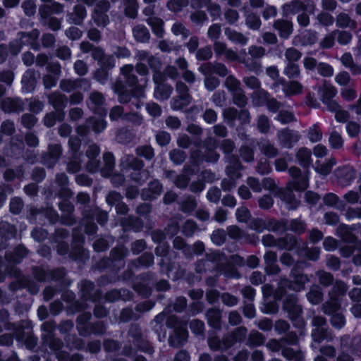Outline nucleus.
I'll list each match as a JSON object with an SVG mask.
<instances>
[{"label":"nucleus","mask_w":361,"mask_h":361,"mask_svg":"<svg viewBox=\"0 0 361 361\" xmlns=\"http://www.w3.org/2000/svg\"><path fill=\"white\" fill-rule=\"evenodd\" d=\"M130 179L136 183L140 185L143 184L149 176V172L147 170L141 169L140 171H134L129 175Z\"/></svg>","instance_id":"603ef678"},{"label":"nucleus","mask_w":361,"mask_h":361,"mask_svg":"<svg viewBox=\"0 0 361 361\" xmlns=\"http://www.w3.org/2000/svg\"><path fill=\"white\" fill-rule=\"evenodd\" d=\"M319 283L324 287H329L333 284L334 278L331 273L325 271L317 272Z\"/></svg>","instance_id":"680f3d73"},{"label":"nucleus","mask_w":361,"mask_h":361,"mask_svg":"<svg viewBox=\"0 0 361 361\" xmlns=\"http://www.w3.org/2000/svg\"><path fill=\"white\" fill-rule=\"evenodd\" d=\"M336 181L341 187L350 186L357 177L356 169L350 165L338 166L334 171Z\"/></svg>","instance_id":"20e7f679"},{"label":"nucleus","mask_w":361,"mask_h":361,"mask_svg":"<svg viewBox=\"0 0 361 361\" xmlns=\"http://www.w3.org/2000/svg\"><path fill=\"white\" fill-rule=\"evenodd\" d=\"M290 276L293 279H286L284 286L290 290L300 292L305 289V284L309 282L308 276L302 273V271L297 267H293L290 271Z\"/></svg>","instance_id":"7ed1b4c3"},{"label":"nucleus","mask_w":361,"mask_h":361,"mask_svg":"<svg viewBox=\"0 0 361 361\" xmlns=\"http://www.w3.org/2000/svg\"><path fill=\"white\" fill-rule=\"evenodd\" d=\"M69 257L78 263H85L90 258L89 252L84 249L81 244H72L69 252Z\"/></svg>","instance_id":"a211bd4d"},{"label":"nucleus","mask_w":361,"mask_h":361,"mask_svg":"<svg viewBox=\"0 0 361 361\" xmlns=\"http://www.w3.org/2000/svg\"><path fill=\"white\" fill-rule=\"evenodd\" d=\"M32 274L35 280L39 283L58 281L64 283L67 271L65 267H59L49 269L48 266H35Z\"/></svg>","instance_id":"f257e3e1"},{"label":"nucleus","mask_w":361,"mask_h":361,"mask_svg":"<svg viewBox=\"0 0 361 361\" xmlns=\"http://www.w3.org/2000/svg\"><path fill=\"white\" fill-rule=\"evenodd\" d=\"M23 46L24 42L18 37L8 43V51L11 55L16 56L21 51Z\"/></svg>","instance_id":"774afa93"},{"label":"nucleus","mask_w":361,"mask_h":361,"mask_svg":"<svg viewBox=\"0 0 361 361\" xmlns=\"http://www.w3.org/2000/svg\"><path fill=\"white\" fill-rule=\"evenodd\" d=\"M107 326L104 321L99 320L94 322H91L86 330L85 337L91 335L102 336L106 331Z\"/></svg>","instance_id":"cd10ccee"},{"label":"nucleus","mask_w":361,"mask_h":361,"mask_svg":"<svg viewBox=\"0 0 361 361\" xmlns=\"http://www.w3.org/2000/svg\"><path fill=\"white\" fill-rule=\"evenodd\" d=\"M1 109L4 112L20 113L24 110V103L20 98L8 97L1 102Z\"/></svg>","instance_id":"dca6fc26"},{"label":"nucleus","mask_w":361,"mask_h":361,"mask_svg":"<svg viewBox=\"0 0 361 361\" xmlns=\"http://www.w3.org/2000/svg\"><path fill=\"white\" fill-rule=\"evenodd\" d=\"M286 228L287 231H290L296 235H300L305 233L307 224L300 218L291 219L290 221H288Z\"/></svg>","instance_id":"a878e982"},{"label":"nucleus","mask_w":361,"mask_h":361,"mask_svg":"<svg viewBox=\"0 0 361 361\" xmlns=\"http://www.w3.org/2000/svg\"><path fill=\"white\" fill-rule=\"evenodd\" d=\"M80 296L84 301L96 302L102 297V291L99 289L95 290L94 282L90 280H83L81 283Z\"/></svg>","instance_id":"423d86ee"},{"label":"nucleus","mask_w":361,"mask_h":361,"mask_svg":"<svg viewBox=\"0 0 361 361\" xmlns=\"http://www.w3.org/2000/svg\"><path fill=\"white\" fill-rule=\"evenodd\" d=\"M279 138L283 147L290 149L299 141L300 135L296 131L285 128L279 134Z\"/></svg>","instance_id":"f8f14e48"},{"label":"nucleus","mask_w":361,"mask_h":361,"mask_svg":"<svg viewBox=\"0 0 361 361\" xmlns=\"http://www.w3.org/2000/svg\"><path fill=\"white\" fill-rule=\"evenodd\" d=\"M92 19L98 27H106L110 23L107 13H100L98 11H93Z\"/></svg>","instance_id":"6e6d98bb"},{"label":"nucleus","mask_w":361,"mask_h":361,"mask_svg":"<svg viewBox=\"0 0 361 361\" xmlns=\"http://www.w3.org/2000/svg\"><path fill=\"white\" fill-rule=\"evenodd\" d=\"M286 312L294 326H302L304 325V320L302 317V308L300 305L297 304Z\"/></svg>","instance_id":"393cba45"},{"label":"nucleus","mask_w":361,"mask_h":361,"mask_svg":"<svg viewBox=\"0 0 361 361\" xmlns=\"http://www.w3.org/2000/svg\"><path fill=\"white\" fill-rule=\"evenodd\" d=\"M236 219L238 222L247 224L252 219L250 210L245 207H241L236 209Z\"/></svg>","instance_id":"13d9d810"},{"label":"nucleus","mask_w":361,"mask_h":361,"mask_svg":"<svg viewBox=\"0 0 361 361\" xmlns=\"http://www.w3.org/2000/svg\"><path fill=\"white\" fill-rule=\"evenodd\" d=\"M226 232L222 228L214 230L212 234L211 239L216 245L221 246L224 245L226 240Z\"/></svg>","instance_id":"4d7b16f0"},{"label":"nucleus","mask_w":361,"mask_h":361,"mask_svg":"<svg viewBox=\"0 0 361 361\" xmlns=\"http://www.w3.org/2000/svg\"><path fill=\"white\" fill-rule=\"evenodd\" d=\"M121 224L124 230H132L136 233L141 231L144 227L143 221L135 216H128L122 221Z\"/></svg>","instance_id":"4be33fe9"},{"label":"nucleus","mask_w":361,"mask_h":361,"mask_svg":"<svg viewBox=\"0 0 361 361\" xmlns=\"http://www.w3.org/2000/svg\"><path fill=\"white\" fill-rule=\"evenodd\" d=\"M85 82V80L63 79L60 81L59 87L65 92H71L79 89L80 82Z\"/></svg>","instance_id":"f704fd0d"},{"label":"nucleus","mask_w":361,"mask_h":361,"mask_svg":"<svg viewBox=\"0 0 361 361\" xmlns=\"http://www.w3.org/2000/svg\"><path fill=\"white\" fill-rule=\"evenodd\" d=\"M136 154L140 157H143L146 160H152L154 157V151L151 145L138 146L135 149Z\"/></svg>","instance_id":"de8ad7c7"},{"label":"nucleus","mask_w":361,"mask_h":361,"mask_svg":"<svg viewBox=\"0 0 361 361\" xmlns=\"http://www.w3.org/2000/svg\"><path fill=\"white\" fill-rule=\"evenodd\" d=\"M73 23L75 25H80L87 16V11L82 5L77 4L74 6Z\"/></svg>","instance_id":"0e129e2a"},{"label":"nucleus","mask_w":361,"mask_h":361,"mask_svg":"<svg viewBox=\"0 0 361 361\" xmlns=\"http://www.w3.org/2000/svg\"><path fill=\"white\" fill-rule=\"evenodd\" d=\"M13 326L6 331H11L14 338L17 341H23L25 337V330L31 331L32 324L30 320H20L18 322H13Z\"/></svg>","instance_id":"ddd939ff"},{"label":"nucleus","mask_w":361,"mask_h":361,"mask_svg":"<svg viewBox=\"0 0 361 361\" xmlns=\"http://www.w3.org/2000/svg\"><path fill=\"white\" fill-rule=\"evenodd\" d=\"M341 308V301L339 298L335 297V295H329V300L326 302L325 305L326 312L332 313H336Z\"/></svg>","instance_id":"e2e57ef3"},{"label":"nucleus","mask_w":361,"mask_h":361,"mask_svg":"<svg viewBox=\"0 0 361 361\" xmlns=\"http://www.w3.org/2000/svg\"><path fill=\"white\" fill-rule=\"evenodd\" d=\"M288 220L286 219H276L271 217L267 219V230L271 232H286Z\"/></svg>","instance_id":"b1692460"},{"label":"nucleus","mask_w":361,"mask_h":361,"mask_svg":"<svg viewBox=\"0 0 361 361\" xmlns=\"http://www.w3.org/2000/svg\"><path fill=\"white\" fill-rule=\"evenodd\" d=\"M310 170H304L300 176L290 180L287 187L295 192L305 191L310 185Z\"/></svg>","instance_id":"9d476101"},{"label":"nucleus","mask_w":361,"mask_h":361,"mask_svg":"<svg viewBox=\"0 0 361 361\" xmlns=\"http://www.w3.org/2000/svg\"><path fill=\"white\" fill-rule=\"evenodd\" d=\"M173 87L168 83L156 85L154 91V97L159 101L167 100L172 94Z\"/></svg>","instance_id":"bb28decb"},{"label":"nucleus","mask_w":361,"mask_h":361,"mask_svg":"<svg viewBox=\"0 0 361 361\" xmlns=\"http://www.w3.org/2000/svg\"><path fill=\"white\" fill-rule=\"evenodd\" d=\"M308 301L312 305H319L323 300V293L322 288L317 286L312 287L307 293Z\"/></svg>","instance_id":"e433bc0d"},{"label":"nucleus","mask_w":361,"mask_h":361,"mask_svg":"<svg viewBox=\"0 0 361 361\" xmlns=\"http://www.w3.org/2000/svg\"><path fill=\"white\" fill-rule=\"evenodd\" d=\"M282 355L289 361H304L302 352L300 350H295L292 348H284L281 351Z\"/></svg>","instance_id":"c9c22d12"},{"label":"nucleus","mask_w":361,"mask_h":361,"mask_svg":"<svg viewBox=\"0 0 361 361\" xmlns=\"http://www.w3.org/2000/svg\"><path fill=\"white\" fill-rule=\"evenodd\" d=\"M63 149L60 144L49 145L47 153L42 154V162L48 168H53L59 161L62 155Z\"/></svg>","instance_id":"6e6552de"},{"label":"nucleus","mask_w":361,"mask_h":361,"mask_svg":"<svg viewBox=\"0 0 361 361\" xmlns=\"http://www.w3.org/2000/svg\"><path fill=\"white\" fill-rule=\"evenodd\" d=\"M128 250L124 245H118L111 249L110 257L115 262L123 260L128 255Z\"/></svg>","instance_id":"a19ab883"},{"label":"nucleus","mask_w":361,"mask_h":361,"mask_svg":"<svg viewBox=\"0 0 361 361\" xmlns=\"http://www.w3.org/2000/svg\"><path fill=\"white\" fill-rule=\"evenodd\" d=\"M128 335L133 338V344L136 347L141 348L145 341L140 327L137 324L132 325L129 329Z\"/></svg>","instance_id":"72a5a7b5"},{"label":"nucleus","mask_w":361,"mask_h":361,"mask_svg":"<svg viewBox=\"0 0 361 361\" xmlns=\"http://www.w3.org/2000/svg\"><path fill=\"white\" fill-rule=\"evenodd\" d=\"M147 23L151 27L152 32L157 37H162L164 29V21L159 17H149L147 20Z\"/></svg>","instance_id":"c85d7f7f"},{"label":"nucleus","mask_w":361,"mask_h":361,"mask_svg":"<svg viewBox=\"0 0 361 361\" xmlns=\"http://www.w3.org/2000/svg\"><path fill=\"white\" fill-rule=\"evenodd\" d=\"M42 341L52 350H59L63 345L61 340L56 338L54 334H47L46 336H44Z\"/></svg>","instance_id":"ea45409f"},{"label":"nucleus","mask_w":361,"mask_h":361,"mask_svg":"<svg viewBox=\"0 0 361 361\" xmlns=\"http://www.w3.org/2000/svg\"><path fill=\"white\" fill-rule=\"evenodd\" d=\"M23 207V202L19 197H12L9 203V211L12 214H19Z\"/></svg>","instance_id":"052dcab7"},{"label":"nucleus","mask_w":361,"mask_h":361,"mask_svg":"<svg viewBox=\"0 0 361 361\" xmlns=\"http://www.w3.org/2000/svg\"><path fill=\"white\" fill-rule=\"evenodd\" d=\"M137 267L148 268L154 264V256L152 253L145 252L135 260Z\"/></svg>","instance_id":"37998d69"},{"label":"nucleus","mask_w":361,"mask_h":361,"mask_svg":"<svg viewBox=\"0 0 361 361\" xmlns=\"http://www.w3.org/2000/svg\"><path fill=\"white\" fill-rule=\"evenodd\" d=\"M283 91L287 95H297L302 92V85L296 80H292L283 88Z\"/></svg>","instance_id":"5fc2aeb1"},{"label":"nucleus","mask_w":361,"mask_h":361,"mask_svg":"<svg viewBox=\"0 0 361 361\" xmlns=\"http://www.w3.org/2000/svg\"><path fill=\"white\" fill-rule=\"evenodd\" d=\"M120 280V276L118 274V271H115L110 274L102 275L97 279V283L100 286H106L109 284L114 283Z\"/></svg>","instance_id":"c03bdc74"},{"label":"nucleus","mask_w":361,"mask_h":361,"mask_svg":"<svg viewBox=\"0 0 361 361\" xmlns=\"http://www.w3.org/2000/svg\"><path fill=\"white\" fill-rule=\"evenodd\" d=\"M0 235L7 240L14 238L17 235V228L15 225L8 222H1Z\"/></svg>","instance_id":"473e14b6"},{"label":"nucleus","mask_w":361,"mask_h":361,"mask_svg":"<svg viewBox=\"0 0 361 361\" xmlns=\"http://www.w3.org/2000/svg\"><path fill=\"white\" fill-rule=\"evenodd\" d=\"M208 325L214 330H220L222 326V312L219 307H210L205 313Z\"/></svg>","instance_id":"9b49d317"},{"label":"nucleus","mask_w":361,"mask_h":361,"mask_svg":"<svg viewBox=\"0 0 361 361\" xmlns=\"http://www.w3.org/2000/svg\"><path fill=\"white\" fill-rule=\"evenodd\" d=\"M247 227L257 233H262L267 230V220L260 217H252Z\"/></svg>","instance_id":"4c0bfd02"},{"label":"nucleus","mask_w":361,"mask_h":361,"mask_svg":"<svg viewBox=\"0 0 361 361\" xmlns=\"http://www.w3.org/2000/svg\"><path fill=\"white\" fill-rule=\"evenodd\" d=\"M92 314L89 312H81L76 318V329L80 336L85 337L86 330L90 325Z\"/></svg>","instance_id":"412c9836"},{"label":"nucleus","mask_w":361,"mask_h":361,"mask_svg":"<svg viewBox=\"0 0 361 361\" xmlns=\"http://www.w3.org/2000/svg\"><path fill=\"white\" fill-rule=\"evenodd\" d=\"M124 13L126 17L135 19L137 16L138 3L137 0L124 1Z\"/></svg>","instance_id":"58836bf2"},{"label":"nucleus","mask_w":361,"mask_h":361,"mask_svg":"<svg viewBox=\"0 0 361 361\" xmlns=\"http://www.w3.org/2000/svg\"><path fill=\"white\" fill-rule=\"evenodd\" d=\"M283 73L290 79L298 78L300 74L299 66L295 63H288Z\"/></svg>","instance_id":"864d4df0"},{"label":"nucleus","mask_w":361,"mask_h":361,"mask_svg":"<svg viewBox=\"0 0 361 361\" xmlns=\"http://www.w3.org/2000/svg\"><path fill=\"white\" fill-rule=\"evenodd\" d=\"M121 170L127 172L128 171H140L144 168L145 163L142 160L133 156H128L125 159L121 160Z\"/></svg>","instance_id":"6ab92c4d"},{"label":"nucleus","mask_w":361,"mask_h":361,"mask_svg":"<svg viewBox=\"0 0 361 361\" xmlns=\"http://www.w3.org/2000/svg\"><path fill=\"white\" fill-rule=\"evenodd\" d=\"M114 92L118 95V101L119 103L126 104L129 103L132 99H135L137 102L135 106L140 108V99L145 96L144 88L130 89L126 87L122 82H116L114 85Z\"/></svg>","instance_id":"f03ea898"},{"label":"nucleus","mask_w":361,"mask_h":361,"mask_svg":"<svg viewBox=\"0 0 361 361\" xmlns=\"http://www.w3.org/2000/svg\"><path fill=\"white\" fill-rule=\"evenodd\" d=\"M29 254V250L23 243L15 246L11 251H6L5 259L8 264H20Z\"/></svg>","instance_id":"0eeeda50"},{"label":"nucleus","mask_w":361,"mask_h":361,"mask_svg":"<svg viewBox=\"0 0 361 361\" xmlns=\"http://www.w3.org/2000/svg\"><path fill=\"white\" fill-rule=\"evenodd\" d=\"M311 336L312 341L319 344L327 339L331 336V333L328 328L313 329Z\"/></svg>","instance_id":"79ce46f5"},{"label":"nucleus","mask_w":361,"mask_h":361,"mask_svg":"<svg viewBox=\"0 0 361 361\" xmlns=\"http://www.w3.org/2000/svg\"><path fill=\"white\" fill-rule=\"evenodd\" d=\"M133 35L135 39L140 43L148 42L150 34L148 29L143 25H138L133 28Z\"/></svg>","instance_id":"c756f323"},{"label":"nucleus","mask_w":361,"mask_h":361,"mask_svg":"<svg viewBox=\"0 0 361 361\" xmlns=\"http://www.w3.org/2000/svg\"><path fill=\"white\" fill-rule=\"evenodd\" d=\"M49 102L53 106L55 111L65 113L64 109L68 102V99L66 95L59 92L52 93L49 97Z\"/></svg>","instance_id":"aec40b11"},{"label":"nucleus","mask_w":361,"mask_h":361,"mask_svg":"<svg viewBox=\"0 0 361 361\" xmlns=\"http://www.w3.org/2000/svg\"><path fill=\"white\" fill-rule=\"evenodd\" d=\"M240 81L235 76L230 75L226 78L225 86L231 93L240 90Z\"/></svg>","instance_id":"338daca9"},{"label":"nucleus","mask_w":361,"mask_h":361,"mask_svg":"<svg viewBox=\"0 0 361 361\" xmlns=\"http://www.w3.org/2000/svg\"><path fill=\"white\" fill-rule=\"evenodd\" d=\"M188 333L184 329H176L173 334L169 335L168 343L171 347L179 348L187 341Z\"/></svg>","instance_id":"f3484780"},{"label":"nucleus","mask_w":361,"mask_h":361,"mask_svg":"<svg viewBox=\"0 0 361 361\" xmlns=\"http://www.w3.org/2000/svg\"><path fill=\"white\" fill-rule=\"evenodd\" d=\"M169 158L175 165H180L185 161L187 154L181 149H173L169 152Z\"/></svg>","instance_id":"09e8293b"},{"label":"nucleus","mask_w":361,"mask_h":361,"mask_svg":"<svg viewBox=\"0 0 361 361\" xmlns=\"http://www.w3.org/2000/svg\"><path fill=\"white\" fill-rule=\"evenodd\" d=\"M225 33L228 36V38L234 42L245 45L247 42V39L244 36L243 34L237 32L235 30L226 28Z\"/></svg>","instance_id":"49530a36"},{"label":"nucleus","mask_w":361,"mask_h":361,"mask_svg":"<svg viewBox=\"0 0 361 361\" xmlns=\"http://www.w3.org/2000/svg\"><path fill=\"white\" fill-rule=\"evenodd\" d=\"M296 159L298 164L305 170H309V168L312 165V152L307 147H302L299 149L296 153Z\"/></svg>","instance_id":"5701e85b"},{"label":"nucleus","mask_w":361,"mask_h":361,"mask_svg":"<svg viewBox=\"0 0 361 361\" xmlns=\"http://www.w3.org/2000/svg\"><path fill=\"white\" fill-rule=\"evenodd\" d=\"M240 154L245 162H251L254 160L255 152L252 147L244 145L239 149Z\"/></svg>","instance_id":"69168bd1"},{"label":"nucleus","mask_w":361,"mask_h":361,"mask_svg":"<svg viewBox=\"0 0 361 361\" xmlns=\"http://www.w3.org/2000/svg\"><path fill=\"white\" fill-rule=\"evenodd\" d=\"M68 151L73 159H79L82 155L80 152L81 140L78 136H71L68 142Z\"/></svg>","instance_id":"7c9ffc66"},{"label":"nucleus","mask_w":361,"mask_h":361,"mask_svg":"<svg viewBox=\"0 0 361 361\" xmlns=\"http://www.w3.org/2000/svg\"><path fill=\"white\" fill-rule=\"evenodd\" d=\"M307 137L312 142H317L322 139V132L317 124H314L308 129Z\"/></svg>","instance_id":"bf43d9fd"},{"label":"nucleus","mask_w":361,"mask_h":361,"mask_svg":"<svg viewBox=\"0 0 361 361\" xmlns=\"http://www.w3.org/2000/svg\"><path fill=\"white\" fill-rule=\"evenodd\" d=\"M245 23L247 27L252 30H258L262 25L259 16L255 13H250L246 16Z\"/></svg>","instance_id":"8fccbe9b"},{"label":"nucleus","mask_w":361,"mask_h":361,"mask_svg":"<svg viewBox=\"0 0 361 361\" xmlns=\"http://www.w3.org/2000/svg\"><path fill=\"white\" fill-rule=\"evenodd\" d=\"M273 27L276 30L278 31V34L280 38L283 39H288L293 31V23L288 20H275Z\"/></svg>","instance_id":"4468645a"},{"label":"nucleus","mask_w":361,"mask_h":361,"mask_svg":"<svg viewBox=\"0 0 361 361\" xmlns=\"http://www.w3.org/2000/svg\"><path fill=\"white\" fill-rule=\"evenodd\" d=\"M65 113H61L57 111H51L47 113L43 119V122L45 126L47 128L54 127L56 122H61L64 120Z\"/></svg>","instance_id":"2f4dec72"},{"label":"nucleus","mask_w":361,"mask_h":361,"mask_svg":"<svg viewBox=\"0 0 361 361\" xmlns=\"http://www.w3.org/2000/svg\"><path fill=\"white\" fill-rule=\"evenodd\" d=\"M227 235L229 238L235 240L240 241L243 236L245 231L240 228L237 225H231L226 228Z\"/></svg>","instance_id":"3c124183"},{"label":"nucleus","mask_w":361,"mask_h":361,"mask_svg":"<svg viewBox=\"0 0 361 361\" xmlns=\"http://www.w3.org/2000/svg\"><path fill=\"white\" fill-rule=\"evenodd\" d=\"M39 35V30L37 28H34L30 32L19 31L17 34L18 37H20L24 42V46H30L35 51L39 50L40 47L38 41Z\"/></svg>","instance_id":"1a4fd4ad"},{"label":"nucleus","mask_w":361,"mask_h":361,"mask_svg":"<svg viewBox=\"0 0 361 361\" xmlns=\"http://www.w3.org/2000/svg\"><path fill=\"white\" fill-rule=\"evenodd\" d=\"M219 147V142L214 140L213 148H207L204 154V160L209 163H216L219 159V154L216 152L215 149Z\"/></svg>","instance_id":"a18cd8bd"},{"label":"nucleus","mask_w":361,"mask_h":361,"mask_svg":"<svg viewBox=\"0 0 361 361\" xmlns=\"http://www.w3.org/2000/svg\"><path fill=\"white\" fill-rule=\"evenodd\" d=\"M279 247L280 250L295 251L300 255L303 252L304 247L300 238L292 234H286L285 236L278 238Z\"/></svg>","instance_id":"39448f33"},{"label":"nucleus","mask_w":361,"mask_h":361,"mask_svg":"<svg viewBox=\"0 0 361 361\" xmlns=\"http://www.w3.org/2000/svg\"><path fill=\"white\" fill-rule=\"evenodd\" d=\"M290 188L283 189L280 192L279 197L285 203L288 210H295L300 206V202L298 200Z\"/></svg>","instance_id":"2eb2a0df"}]
</instances>
